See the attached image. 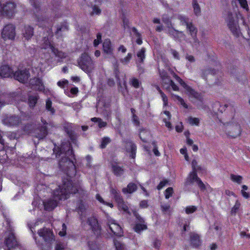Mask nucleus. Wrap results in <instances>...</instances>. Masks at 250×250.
Instances as JSON below:
<instances>
[{
  "label": "nucleus",
  "instance_id": "obj_50",
  "mask_svg": "<svg viewBox=\"0 0 250 250\" xmlns=\"http://www.w3.org/2000/svg\"><path fill=\"white\" fill-rule=\"evenodd\" d=\"M77 209L79 212L83 213L85 209V207L82 201H80L78 204Z\"/></svg>",
  "mask_w": 250,
  "mask_h": 250
},
{
  "label": "nucleus",
  "instance_id": "obj_37",
  "mask_svg": "<svg viewBox=\"0 0 250 250\" xmlns=\"http://www.w3.org/2000/svg\"><path fill=\"white\" fill-rule=\"evenodd\" d=\"M230 179L232 181L236 182L238 184H240L242 183L243 177L240 175H236L232 174L230 175Z\"/></svg>",
  "mask_w": 250,
  "mask_h": 250
},
{
  "label": "nucleus",
  "instance_id": "obj_4",
  "mask_svg": "<svg viewBox=\"0 0 250 250\" xmlns=\"http://www.w3.org/2000/svg\"><path fill=\"white\" fill-rule=\"evenodd\" d=\"M174 77L176 80L185 89L188 94L198 101V102L192 101V102L197 106V108L198 109H205L206 106L203 103V99L202 96L200 94L194 91L179 76L174 74Z\"/></svg>",
  "mask_w": 250,
  "mask_h": 250
},
{
  "label": "nucleus",
  "instance_id": "obj_5",
  "mask_svg": "<svg viewBox=\"0 0 250 250\" xmlns=\"http://www.w3.org/2000/svg\"><path fill=\"white\" fill-rule=\"evenodd\" d=\"M48 32V36L47 38L44 37L42 40L43 42L42 44V48L44 49H49L56 57L60 58H65L66 55L64 53L58 50L53 46V43L50 40L52 36V32L50 31Z\"/></svg>",
  "mask_w": 250,
  "mask_h": 250
},
{
  "label": "nucleus",
  "instance_id": "obj_53",
  "mask_svg": "<svg viewBox=\"0 0 250 250\" xmlns=\"http://www.w3.org/2000/svg\"><path fill=\"white\" fill-rule=\"evenodd\" d=\"M192 168V172H197V170L199 168V167L197 166V162L195 160H193L191 162Z\"/></svg>",
  "mask_w": 250,
  "mask_h": 250
},
{
  "label": "nucleus",
  "instance_id": "obj_6",
  "mask_svg": "<svg viewBox=\"0 0 250 250\" xmlns=\"http://www.w3.org/2000/svg\"><path fill=\"white\" fill-rule=\"evenodd\" d=\"M79 67L85 73H90L95 68L94 62L86 53L82 55L78 62Z\"/></svg>",
  "mask_w": 250,
  "mask_h": 250
},
{
  "label": "nucleus",
  "instance_id": "obj_21",
  "mask_svg": "<svg viewBox=\"0 0 250 250\" xmlns=\"http://www.w3.org/2000/svg\"><path fill=\"white\" fill-rule=\"evenodd\" d=\"M146 49L145 48H141L137 53V56L139 59V60L137 61V65L138 67L139 71L142 73L144 71V70L142 66H141L140 63H142L144 62V61L146 58L145 55Z\"/></svg>",
  "mask_w": 250,
  "mask_h": 250
},
{
  "label": "nucleus",
  "instance_id": "obj_55",
  "mask_svg": "<svg viewBox=\"0 0 250 250\" xmlns=\"http://www.w3.org/2000/svg\"><path fill=\"white\" fill-rule=\"evenodd\" d=\"M66 226L64 223H62V230L60 231V232H59V235H60L61 236H65L66 234Z\"/></svg>",
  "mask_w": 250,
  "mask_h": 250
},
{
  "label": "nucleus",
  "instance_id": "obj_14",
  "mask_svg": "<svg viewBox=\"0 0 250 250\" xmlns=\"http://www.w3.org/2000/svg\"><path fill=\"white\" fill-rule=\"evenodd\" d=\"M14 78L18 81L24 83L29 77V73L28 70L24 69L22 70H18L13 74Z\"/></svg>",
  "mask_w": 250,
  "mask_h": 250
},
{
  "label": "nucleus",
  "instance_id": "obj_42",
  "mask_svg": "<svg viewBox=\"0 0 250 250\" xmlns=\"http://www.w3.org/2000/svg\"><path fill=\"white\" fill-rule=\"evenodd\" d=\"M163 82V86L166 88H168L169 86V84L172 83V81L170 79L169 77H166L163 79H162Z\"/></svg>",
  "mask_w": 250,
  "mask_h": 250
},
{
  "label": "nucleus",
  "instance_id": "obj_1",
  "mask_svg": "<svg viewBox=\"0 0 250 250\" xmlns=\"http://www.w3.org/2000/svg\"><path fill=\"white\" fill-rule=\"evenodd\" d=\"M78 192L83 196L87 195V191L77 185L74 184L68 179H64L63 184L56 189L53 193V199H50L43 202L44 208L47 210L53 209L58 204L59 201L65 200L69 197L70 194L76 193Z\"/></svg>",
  "mask_w": 250,
  "mask_h": 250
},
{
  "label": "nucleus",
  "instance_id": "obj_52",
  "mask_svg": "<svg viewBox=\"0 0 250 250\" xmlns=\"http://www.w3.org/2000/svg\"><path fill=\"white\" fill-rule=\"evenodd\" d=\"M241 6L246 10H248V5L247 0H238Z\"/></svg>",
  "mask_w": 250,
  "mask_h": 250
},
{
  "label": "nucleus",
  "instance_id": "obj_60",
  "mask_svg": "<svg viewBox=\"0 0 250 250\" xmlns=\"http://www.w3.org/2000/svg\"><path fill=\"white\" fill-rule=\"evenodd\" d=\"M193 6V9H194L195 13L196 14H198L200 11V7H199V5L196 3H194Z\"/></svg>",
  "mask_w": 250,
  "mask_h": 250
},
{
  "label": "nucleus",
  "instance_id": "obj_58",
  "mask_svg": "<svg viewBox=\"0 0 250 250\" xmlns=\"http://www.w3.org/2000/svg\"><path fill=\"white\" fill-rule=\"evenodd\" d=\"M33 6L34 7L36 11H40L41 9L40 8V5L39 4L36 3V1H34V0H30Z\"/></svg>",
  "mask_w": 250,
  "mask_h": 250
},
{
  "label": "nucleus",
  "instance_id": "obj_13",
  "mask_svg": "<svg viewBox=\"0 0 250 250\" xmlns=\"http://www.w3.org/2000/svg\"><path fill=\"white\" fill-rule=\"evenodd\" d=\"M38 233L46 242L50 243L52 241H54L53 233L49 229L43 228L39 230Z\"/></svg>",
  "mask_w": 250,
  "mask_h": 250
},
{
  "label": "nucleus",
  "instance_id": "obj_26",
  "mask_svg": "<svg viewBox=\"0 0 250 250\" xmlns=\"http://www.w3.org/2000/svg\"><path fill=\"white\" fill-rule=\"evenodd\" d=\"M104 52L109 55L113 54V48L112 47L111 41L109 39H106L104 41L103 44Z\"/></svg>",
  "mask_w": 250,
  "mask_h": 250
},
{
  "label": "nucleus",
  "instance_id": "obj_41",
  "mask_svg": "<svg viewBox=\"0 0 250 250\" xmlns=\"http://www.w3.org/2000/svg\"><path fill=\"white\" fill-rule=\"evenodd\" d=\"M131 58L132 54L129 53L125 57L120 59V62L124 65H126L128 63Z\"/></svg>",
  "mask_w": 250,
  "mask_h": 250
},
{
  "label": "nucleus",
  "instance_id": "obj_59",
  "mask_svg": "<svg viewBox=\"0 0 250 250\" xmlns=\"http://www.w3.org/2000/svg\"><path fill=\"white\" fill-rule=\"evenodd\" d=\"M167 180H164L161 181L160 184L157 186V189L158 190H160L162 189L167 184Z\"/></svg>",
  "mask_w": 250,
  "mask_h": 250
},
{
  "label": "nucleus",
  "instance_id": "obj_28",
  "mask_svg": "<svg viewBox=\"0 0 250 250\" xmlns=\"http://www.w3.org/2000/svg\"><path fill=\"white\" fill-rule=\"evenodd\" d=\"M137 188V185L133 183H129L126 188H124L122 190L124 193H132L136 190Z\"/></svg>",
  "mask_w": 250,
  "mask_h": 250
},
{
  "label": "nucleus",
  "instance_id": "obj_35",
  "mask_svg": "<svg viewBox=\"0 0 250 250\" xmlns=\"http://www.w3.org/2000/svg\"><path fill=\"white\" fill-rule=\"evenodd\" d=\"M132 31L134 33V34L135 35L136 37L137 38L136 41L137 43L138 44H141L143 42L141 34L138 32L137 29L135 27H133L132 28Z\"/></svg>",
  "mask_w": 250,
  "mask_h": 250
},
{
  "label": "nucleus",
  "instance_id": "obj_2",
  "mask_svg": "<svg viewBox=\"0 0 250 250\" xmlns=\"http://www.w3.org/2000/svg\"><path fill=\"white\" fill-rule=\"evenodd\" d=\"M54 153L56 156H62L59 164L60 167L66 172L67 175L70 177L75 173V167L72 158L74 157L73 150L70 148V144L66 143L63 144L60 148H55Z\"/></svg>",
  "mask_w": 250,
  "mask_h": 250
},
{
  "label": "nucleus",
  "instance_id": "obj_17",
  "mask_svg": "<svg viewBox=\"0 0 250 250\" xmlns=\"http://www.w3.org/2000/svg\"><path fill=\"white\" fill-rule=\"evenodd\" d=\"M42 123L43 125H47V123L46 121L43 119H41ZM47 134V130L46 126L43 125L41 126L40 127L37 128L35 130V135L34 136L39 139H42L45 137V136Z\"/></svg>",
  "mask_w": 250,
  "mask_h": 250
},
{
  "label": "nucleus",
  "instance_id": "obj_56",
  "mask_svg": "<svg viewBox=\"0 0 250 250\" xmlns=\"http://www.w3.org/2000/svg\"><path fill=\"white\" fill-rule=\"evenodd\" d=\"M132 121H133V124L135 125H136V126L139 125L140 121H139L138 117H137V116L136 115H134L132 116Z\"/></svg>",
  "mask_w": 250,
  "mask_h": 250
},
{
  "label": "nucleus",
  "instance_id": "obj_30",
  "mask_svg": "<svg viewBox=\"0 0 250 250\" xmlns=\"http://www.w3.org/2000/svg\"><path fill=\"white\" fill-rule=\"evenodd\" d=\"M150 137L149 131L146 130H142L140 132V138L144 142H147Z\"/></svg>",
  "mask_w": 250,
  "mask_h": 250
},
{
  "label": "nucleus",
  "instance_id": "obj_29",
  "mask_svg": "<svg viewBox=\"0 0 250 250\" xmlns=\"http://www.w3.org/2000/svg\"><path fill=\"white\" fill-rule=\"evenodd\" d=\"M45 109L51 115H54L55 113V109L52 106V102L50 99H47L45 102Z\"/></svg>",
  "mask_w": 250,
  "mask_h": 250
},
{
  "label": "nucleus",
  "instance_id": "obj_20",
  "mask_svg": "<svg viewBox=\"0 0 250 250\" xmlns=\"http://www.w3.org/2000/svg\"><path fill=\"white\" fill-rule=\"evenodd\" d=\"M125 143L126 151L130 153L129 157L134 159L136 156V146L130 140H126Z\"/></svg>",
  "mask_w": 250,
  "mask_h": 250
},
{
  "label": "nucleus",
  "instance_id": "obj_12",
  "mask_svg": "<svg viewBox=\"0 0 250 250\" xmlns=\"http://www.w3.org/2000/svg\"><path fill=\"white\" fill-rule=\"evenodd\" d=\"M107 225L111 231L115 235L121 236L122 234V228L120 225L112 219H108Z\"/></svg>",
  "mask_w": 250,
  "mask_h": 250
},
{
  "label": "nucleus",
  "instance_id": "obj_22",
  "mask_svg": "<svg viewBox=\"0 0 250 250\" xmlns=\"http://www.w3.org/2000/svg\"><path fill=\"white\" fill-rule=\"evenodd\" d=\"M30 84L31 87L35 90L42 91L44 90V85L41 80L38 78H34L30 80Z\"/></svg>",
  "mask_w": 250,
  "mask_h": 250
},
{
  "label": "nucleus",
  "instance_id": "obj_16",
  "mask_svg": "<svg viewBox=\"0 0 250 250\" xmlns=\"http://www.w3.org/2000/svg\"><path fill=\"white\" fill-rule=\"evenodd\" d=\"M134 215L136 216L138 222L137 223L134 227V230L135 232L140 233L141 231L147 229V226L145 224V221L144 219L142 218L138 213L135 212Z\"/></svg>",
  "mask_w": 250,
  "mask_h": 250
},
{
  "label": "nucleus",
  "instance_id": "obj_24",
  "mask_svg": "<svg viewBox=\"0 0 250 250\" xmlns=\"http://www.w3.org/2000/svg\"><path fill=\"white\" fill-rule=\"evenodd\" d=\"M14 71L7 65H4L0 67V76L2 77L7 78L13 75Z\"/></svg>",
  "mask_w": 250,
  "mask_h": 250
},
{
  "label": "nucleus",
  "instance_id": "obj_61",
  "mask_svg": "<svg viewBox=\"0 0 250 250\" xmlns=\"http://www.w3.org/2000/svg\"><path fill=\"white\" fill-rule=\"evenodd\" d=\"M161 208L163 212L166 213L167 212L170 208V206L168 205H163L161 206Z\"/></svg>",
  "mask_w": 250,
  "mask_h": 250
},
{
  "label": "nucleus",
  "instance_id": "obj_63",
  "mask_svg": "<svg viewBox=\"0 0 250 250\" xmlns=\"http://www.w3.org/2000/svg\"><path fill=\"white\" fill-rule=\"evenodd\" d=\"M161 244V242L160 240L158 239H155L153 242V247L156 249L159 248Z\"/></svg>",
  "mask_w": 250,
  "mask_h": 250
},
{
  "label": "nucleus",
  "instance_id": "obj_9",
  "mask_svg": "<svg viewBox=\"0 0 250 250\" xmlns=\"http://www.w3.org/2000/svg\"><path fill=\"white\" fill-rule=\"evenodd\" d=\"M194 182L197 183L201 189H205V186L201 179L198 177L197 172L191 171L187 177L185 182V185L188 186L193 184Z\"/></svg>",
  "mask_w": 250,
  "mask_h": 250
},
{
  "label": "nucleus",
  "instance_id": "obj_40",
  "mask_svg": "<svg viewBox=\"0 0 250 250\" xmlns=\"http://www.w3.org/2000/svg\"><path fill=\"white\" fill-rule=\"evenodd\" d=\"M114 245L116 247V250H125V246L124 244L117 240H114Z\"/></svg>",
  "mask_w": 250,
  "mask_h": 250
},
{
  "label": "nucleus",
  "instance_id": "obj_36",
  "mask_svg": "<svg viewBox=\"0 0 250 250\" xmlns=\"http://www.w3.org/2000/svg\"><path fill=\"white\" fill-rule=\"evenodd\" d=\"M110 192L111 194L113 195L114 198L116 201L122 198L120 195L119 192L116 189L110 187Z\"/></svg>",
  "mask_w": 250,
  "mask_h": 250
},
{
  "label": "nucleus",
  "instance_id": "obj_8",
  "mask_svg": "<svg viewBox=\"0 0 250 250\" xmlns=\"http://www.w3.org/2000/svg\"><path fill=\"white\" fill-rule=\"evenodd\" d=\"M180 20L181 24L183 25H186L187 28L189 30L190 34L194 40L193 45L194 46L197 45L199 43V42L196 37L197 29L191 22H189L186 20L185 17H181Z\"/></svg>",
  "mask_w": 250,
  "mask_h": 250
},
{
  "label": "nucleus",
  "instance_id": "obj_18",
  "mask_svg": "<svg viewBox=\"0 0 250 250\" xmlns=\"http://www.w3.org/2000/svg\"><path fill=\"white\" fill-rule=\"evenodd\" d=\"M189 241L191 245L194 248H198L202 244L201 236L195 232H191L189 233Z\"/></svg>",
  "mask_w": 250,
  "mask_h": 250
},
{
  "label": "nucleus",
  "instance_id": "obj_44",
  "mask_svg": "<svg viewBox=\"0 0 250 250\" xmlns=\"http://www.w3.org/2000/svg\"><path fill=\"white\" fill-rule=\"evenodd\" d=\"M196 210L197 207L194 206H188L185 208V211L188 214L194 212Z\"/></svg>",
  "mask_w": 250,
  "mask_h": 250
},
{
  "label": "nucleus",
  "instance_id": "obj_10",
  "mask_svg": "<svg viewBox=\"0 0 250 250\" xmlns=\"http://www.w3.org/2000/svg\"><path fill=\"white\" fill-rule=\"evenodd\" d=\"M15 36V27L13 24H7L4 27L1 33V37L3 39L13 40Z\"/></svg>",
  "mask_w": 250,
  "mask_h": 250
},
{
  "label": "nucleus",
  "instance_id": "obj_47",
  "mask_svg": "<svg viewBox=\"0 0 250 250\" xmlns=\"http://www.w3.org/2000/svg\"><path fill=\"white\" fill-rule=\"evenodd\" d=\"M240 205V203L239 202L238 200H237L235 202L234 206L231 210V213L232 214H235L237 210H238V209L239 208Z\"/></svg>",
  "mask_w": 250,
  "mask_h": 250
},
{
  "label": "nucleus",
  "instance_id": "obj_54",
  "mask_svg": "<svg viewBox=\"0 0 250 250\" xmlns=\"http://www.w3.org/2000/svg\"><path fill=\"white\" fill-rule=\"evenodd\" d=\"M101 39H102V35L101 33H98L97 35V39H95L94 41V45L95 46H97V45H98L101 41Z\"/></svg>",
  "mask_w": 250,
  "mask_h": 250
},
{
  "label": "nucleus",
  "instance_id": "obj_45",
  "mask_svg": "<svg viewBox=\"0 0 250 250\" xmlns=\"http://www.w3.org/2000/svg\"><path fill=\"white\" fill-rule=\"evenodd\" d=\"M96 199L101 203L104 204V205H107V206H109L110 208H113V205L112 203H107L106 202H105L104 199L102 198V197L99 195V194H97L96 195Z\"/></svg>",
  "mask_w": 250,
  "mask_h": 250
},
{
  "label": "nucleus",
  "instance_id": "obj_25",
  "mask_svg": "<svg viewBox=\"0 0 250 250\" xmlns=\"http://www.w3.org/2000/svg\"><path fill=\"white\" fill-rule=\"evenodd\" d=\"M34 35L33 28L29 25H25L22 30V35L25 40H30Z\"/></svg>",
  "mask_w": 250,
  "mask_h": 250
},
{
  "label": "nucleus",
  "instance_id": "obj_31",
  "mask_svg": "<svg viewBox=\"0 0 250 250\" xmlns=\"http://www.w3.org/2000/svg\"><path fill=\"white\" fill-rule=\"evenodd\" d=\"M39 97L38 94L30 95L28 97L29 105L31 107H33L35 106Z\"/></svg>",
  "mask_w": 250,
  "mask_h": 250
},
{
  "label": "nucleus",
  "instance_id": "obj_39",
  "mask_svg": "<svg viewBox=\"0 0 250 250\" xmlns=\"http://www.w3.org/2000/svg\"><path fill=\"white\" fill-rule=\"evenodd\" d=\"M200 120L198 118H194L192 117H189L188 118V122L191 125H198L199 124Z\"/></svg>",
  "mask_w": 250,
  "mask_h": 250
},
{
  "label": "nucleus",
  "instance_id": "obj_48",
  "mask_svg": "<svg viewBox=\"0 0 250 250\" xmlns=\"http://www.w3.org/2000/svg\"><path fill=\"white\" fill-rule=\"evenodd\" d=\"M173 96L178 101L180 104L185 108H188V105L185 102L184 100L180 96L176 95H173Z\"/></svg>",
  "mask_w": 250,
  "mask_h": 250
},
{
  "label": "nucleus",
  "instance_id": "obj_38",
  "mask_svg": "<svg viewBox=\"0 0 250 250\" xmlns=\"http://www.w3.org/2000/svg\"><path fill=\"white\" fill-rule=\"evenodd\" d=\"M92 15H100L102 13V10L98 5L95 4L91 7Z\"/></svg>",
  "mask_w": 250,
  "mask_h": 250
},
{
  "label": "nucleus",
  "instance_id": "obj_62",
  "mask_svg": "<svg viewBox=\"0 0 250 250\" xmlns=\"http://www.w3.org/2000/svg\"><path fill=\"white\" fill-rule=\"evenodd\" d=\"M171 54H172L173 57L175 59H176L177 60H179L180 59L179 53L176 50H173V49H171Z\"/></svg>",
  "mask_w": 250,
  "mask_h": 250
},
{
  "label": "nucleus",
  "instance_id": "obj_46",
  "mask_svg": "<svg viewBox=\"0 0 250 250\" xmlns=\"http://www.w3.org/2000/svg\"><path fill=\"white\" fill-rule=\"evenodd\" d=\"M111 140L108 137H104L103 138L102 143L101 144V147L102 148H104L106 147V145L108 144L110 142Z\"/></svg>",
  "mask_w": 250,
  "mask_h": 250
},
{
  "label": "nucleus",
  "instance_id": "obj_32",
  "mask_svg": "<svg viewBox=\"0 0 250 250\" xmlns=\"http://www.w3.org/2000/svg\"><path fill=\"white\" fill-rule=\"evenodd\" d=\"M112 171L116 176H121L124 172V169L122 167L118 165H112Z\"/></svg>",
  "mask_w": 250,
  "mask_h": 250
},
{
  "label": "nucleus",
  "instance_id": "obj_7",
  "mask_svg": "<svg viewBox=\"0 0 250 250\" xmlns=\"http://www.w3.org/2000/svg\"><path fill=\"white\" fill-rule=\"evenodd\" d=\"M227 21L228 26L232 34L237 37H239L241 32L238 25V17H228Z\"/></svg>",
  "mask_w": 250,
  "mask_h": 250
},
{
  "label": "nucleus",
  "instance_id": "obj_64",
  "mask_svg": "<svg viewBox=\"0 0 250 250\" xmlns=\"http://www.w3.org/2000/svg\"><path fill=\"white\" fill-rule=\"evenodd\" d=\"M68 83V81L67 80L59 81L57 83L58 86L62 88H63L65 85Z\"/></svg>",
  "mask_w": 250,
  "mask_h": 250
},
{
  "label": "nucleus",
  "instance_id": "obj_57",
  "mask_svg": "<svg viewBox=\"0 0 250 250\" xmlns=\"http://www.w3.org/2000/svg\"><path fill=\"white\" fill-rule=\"evenodd\" d=\"M152 145H153V147H154L153 149V151L154 154L157 156H160V153L159 152V151L158 150V148L156 146V143L155 142H153L152 143Z\"/></svg>",
  "mask_w": 250,
  "mask_h": 250
},
{
  "label": "nucleus",
  "instance_id": "obj_33",
  "mask_svg": "<svg viewBox=\"0 0 250 250\" xmlns=\"http://www.w3.org/2000/svg\"><path fill=\"white\" fill-rule=\"evenodd\" d=\"M116 202L118 204V207L119 209H122L125 212H126L129 213L128 211V208L127 206L126 205L125 202L123 201V198H121L119 200L116 201Z\"/></svg>",
  "mask_w": 250,
  "mask_h": 250
},
{
  "label": "nucleus",
  "instance_id": "obj_19",
  "mask_svg": "<svg viewBox=\"0 0 250 250\" xmlns=\"http://www.w3.org/2000/svg\"><path fill=\"white\" fill-rule=\"evenodd\" d=\"M87 223L90 227L92 231L97 234L100 232V227L99 225L97 218L94 216L89 217L87 220Z\"/></svg>",
  "mask_w": 250,
  "mask_h": 250
},
{
  "label": "nucleus",
  "instance_id": "obj_15",
  "mask_svg": "<svg viewBox=\"0 0 250 250\" xmlns=\"http://www.w3.org/2000/svg\"><path fill=\"white\" fill-rule=\"evenodd\" d=\"M16 9V4L12 2H7L1 6L0 4V13L1 14H13Z\"/></svg>",
  "mask_w": 250,
  "mask_h": 250
},
{
  "label": "nucleus",
  "instance_id": "obj_49",
  "mask_svg": "<svg viewBox=\"0 0 250 250\" xmlns=\"http://www.w3.org/2000/svg\"><path fill=\"white\" fill-rule=\"evenodd\" d=\"M130 83L135 88H138L139 87L140 83L138 79L136 78H132L130 80Z\"/></svg>",
  "mask_w": 250,
  "mask_h": 250
},
{
  "label": "nucleus",
  "instance_id": "obj_34",
  "mask_svg": "<svg viewBox=\"0 0 250 250\" xmlns=\"http://www.w3.org/2000/svg\"><path fill=\"white\" fill-rule=\"evenodd\" d=\"M164 113L167 115V118H164L163 119V121L165 122V125L167 128L169 129H171V124L168 121V120L170 119V113L169 111H164Z\"/></svg>",
  "mask_w": 250,
  "mask_h": 250
},
{
  "label": "nucleus",
  "instance_id": "obj_51",
  "mask_svg": "<svg viewBox=\"0 0 250 250\" xmlns=\"http://www.w3.org/2000/svg\"><path fill=\"white\" fill-rule=\"evenodd\" d=\"M173 192V188H167L165 191V197L166 199H168L172 195Z\"/></svg>",
  "mask_w": 250,
  "mask_h": 250
},
{
  "label": "nucleus",
  "instance_id": "obj_23",
  "mask_svg": "<svg viewBox=\"0 0 250 250\" xmlns=\"http://www.w3.org/2000/svg\"><path fill=\"white\" fill-rule=\"evenodd\" d=\"M21 121L19 117L16 116H11L5 118L3 120V123L9 126H15L19 125Z\"/></svg>",
  "mask_w": 250,
  "mask_h": 250
},
{
  "label": "nucleus",
  "instance_id": "obj_27",
  "mask_svg": "<svg viewBox=\"0 0 250 250\" xmlns=\"http://www.w3.org/2000/svg\"><path fill=\"white\" fill-rule=\"evenodd\" d=\"M68 30V27L67 24L66 22H64L57 27L56 34L58 36H62L63 35H64Z\"/></svg>",
  "mask_w": 250,
  "mask_h": 250
},
{
  "label": "nucleus",
  "instance_id": "obj_11",
  "mask_svg": "<svg viewBox=\"0 0 250 250\" xmlns=\"http://www.w3.org/2000/svg\"><path fill=\"white\" fill-rule=\"evenodd\" d=\"M7 236L5 240V244L8 248V250L15 248L18 246V242L16 238L14 233L12 229L6 232Z\"/></svg>",
  "mask_w": 250,
  "mask_h": 250
},
{
  "label": "nucleus",
  "instance_id": "obj_43",
  "mask_svg": "<svg viewBox=\"0 0 250 250\" xmlns=\"http://www.w3.org/2000/svg\"><path fill=\"white\" fill-rule=\"evenodd\" d=\"M157 89L159 91L160 94H161V97L162 98L163 101L164 102V105L166 106L168 104V99L166 95L159 88V87H157Z\"/></svg>",
  "mask_w": 250,
  "mask_h": 250
},
{
  "label": "nucleus",
  "instance_id": "obj_3",
  "mask_svg": "<svg viewBox=\"0 0 250 250\" xmlns=\"http://www.w3.org/2000/svg\"><path fill=\"white\" fill-rule=\"evenodd\" d=\"M241 123V120L233 118L231 121L223 123L222 129L228 137L236 138L240 136L242 131Z\"/></svg>",
  "mask_w": 250,
  "mask_h": 250
}]
</instances>
